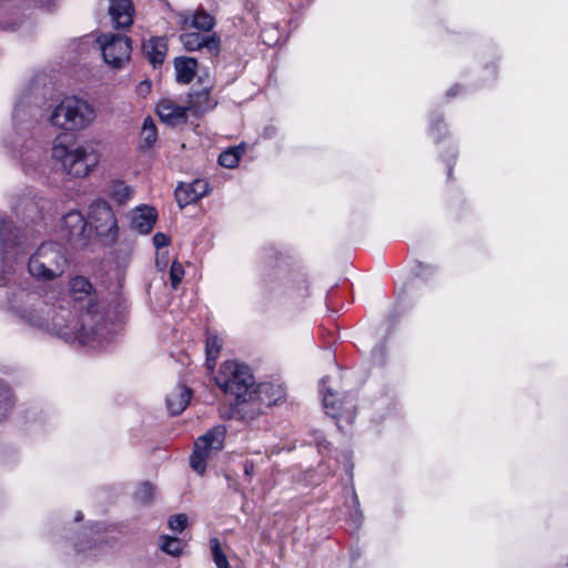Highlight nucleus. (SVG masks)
Here are the masks:
<instances>
[{
    "label": "nucleus",
    "mask_w": 568,
    "mask_h": 568,
    "mask_svg": "<svg viewBox=\"0 0 568 568\" xmlns=\"http://www.w3.org/2000/svg\"><path fill=\"white\" fill-rule=\"evenodd\" d=\"M69 292L71 297L79 303L85 302L87 311L79 320V328L84 332L95 331V341L91 345L103 346L106 338V327L104 324L95 323L97 317V293L91 282L84 276H74L69 282Z\"/></svg>",
    "instance_id": "5"
},
{
    "label": "nucleus",
    "mask_w": 568,
    "mask_h": 568,
    "mask_svg": "<svg viewBox=\"0 0 568 568\" xmlns=\"http://www.w3.org/2000/svg\"><path fill=\"white\" fill-rule=\"evenodd\" d=\"M13 405L9 387L0 381V420L7 416Z\"/></svg>",
    "instance_id": "27"
},
{
    "label": "nucleus",
    "mask_w": 568,
    "mask_h": 568,
    "mask_svg": "<svg viewBox=\"0 0 568 568\" xmlns=\"http://www.w3.org/2000/svg\"><path fill=\"white\" fill-rule=\"evenodd\" d=\"M210 192L209 182L202 179L191 183H181L175 190V199L181 209L194 203L207 195Z\"/></svg>",
    "instance_id": "12"
},
{
    "label": "nucleus",
    "mask_w": 568,
    "mask_h": 568,
    "mask_svg": "<svg viewBox=\"0 0 568 568\" xmlns=\"http://www.w3.org/2000/svg\"><path fill=\"white\" fill-rule=\"evenodd\" d=\"M152 241H153V245L155 246V248L160 250V248L168 246L171 242V239L165 233L158 232L153 235Z\"/></svg>",
    "instance_id": "34"
},
{
    "label": "nucleus",
    "mask_w": 568,
    "mask_h": 568,
    "mask_svg": "<svg viewBox=\"0 0 568 568\" xmlns=\"http://www.w3.org/2000/svg\"><path fill=\"white\" fill-rule=\"evenodd\" d=\"M184 276V268L181 263L178 261H173L171 268H170V278H171V285L173 288H176L178 285L181 283L182 278Z\"/></svg>",
    "instance_id": "32"
},
{
    "label": "nucleus",
    "mask_w": 568,
    "mask_h": 568,
    "mask_svg": "<svg viewBox=\"0 0 568 568\" xmlns=\"http://www.w3.org/2000/svg\"><path fill=\"white\" fill-rule=\"evenodd\" d=\"M109 14L115 29H128L133 23L134 8L131 0H111Z\"/></svg>",
    "instance_id": "15"
},
{
    "label": "nucleus",
    "mask_w": 568,
    "mask_h": 568,
    "mask_svg": "<svg viewBox=\"0 0 568 568\" xmlns=\"http://www.w3.org/2000/svg\"><path fill=\"white\" fill-rule=\"evenodd\" d=\"M168 44L164 38H151L143 43V52L149 61L155 67L162 64L166 55Z\"/></svg>",
    "instance_id": "21"
},
{
    "label": "nucleus",
    "mask_w": 568,
    "mask_h": 568,
    "mask_svg": "<svg viewBox=\"0 0 568 568\" xmlns=\"http://www.w3.org/2000/svg\"><path fill=\"white\" fill-rule=\"evenodd\" d=\"M187 523V517L184 514H178L169 519V527L175 532H181Z\"/></svg>",
    "instance_id": "33"
},
{
    "label": "nucleus",
    "mask_w": 568,
    "mask_h": 568,
    "mask_svg": "<svg viewBox=\"0 0 568 568\" xmlns=\"http://www.w3.org/2000/svg\"><path fill=\"white\" fill-rule=\"evenodd\" d=\"M109 193L119 204H124L131 199L133 190L122 181H114L110 184Z\"/></svg>",
    "instance_id": "24"
},
{
    "label": "nucleus",
    "mask_w": 568,
    "mask_h": 568,
    "mask_svg": "<svg viewBox=\"0 0 568 568\" xmlns=\"http://www.w3.org/2000/svg\"><path fill=\"white\" fill-rule=\"evenodd\" d=\"M323 406L326 414L333 418H338L342 416L339 406H336L335 395L329 389L323 392Z\"/></svg>",
    "instance_id": "29"
},
{
    "label": "nucleus",
    "mask_w": 568,
    "mask_h": 568,
    "mask_svg": "<svg viewBox=\"0 0 568 568\" xmlns=\"http://www.w3.org/2000/svg\"><path fill=\"white\" fill-rule=\"evenodd\" d=\"M27 243L26 235L12 227L4 219H0V246L2 265L0 272V285L6 286L10 276L14 273L13 264L22 253Z\"/></svg>",
    "instance_id": "7"
},
{
    "label": "nucleus",
    "mask_w": 568,
    "mask_h": 568,
    "mask_svg": "<svg viewBox=\"0 0 568 568\" xmlns=\"http://www.w3.org/2000/svg\"><path fill=\"white\" fill-rule=\"evenodd\" d=\"M354 524H355V526H357L358 525V519L355 518L354 519Z\"/></svg>",
    "instance_id": "41"
},
{
    "label": "nucleus",
    "mask_w": 568,
    "mask_h": 568,
    "mask_svg": "<svg viewBox=\"0 0 568 568\" xmlns=\"http://www.w3.org/2000/svg\"><path fill=\"white\" fill-rule=\"evenodd\" d=\"M155 264L160 270H164L168 264V255L165 253H159L156 256Z\"/></svg>",
    "instance_id": "35"
},
{
    "label": "nucleus",
    "mask_w": 568,
    "mask_h": 568,
    "mask_svg": "<svg viewBox=\"0 0 568 568\" xmlns=\"http://www.w3.org/2000/svg\"><path fill=\"white\" fill-rule=\"evenodd\" d=\"M156 212L151 206H140L130 213L131 229L140 234H149L156 222Z\"/></svg>",
    "instance_id": "16"
},
{
    "label": "nucleus",
    "mask_w": 568,
    "mask_h": 568,
    "mask_svg": "<svg viewBox=\"0 0 568 568\" xmlns=\"http://www.w3.org/2000/svg\"><path fill=\"white\" fill-rule=\"evenodd\" d=\"M11 311L24 324L54 334L67 342L93 343L97 332L79 328L75 315L62 306L59 311L36 292L21 291L11 302Z\"/></svg>",
    "instance_id": "1"
},
{
    "label": "nucleus",
    "mask_w": 568,
    "mask_h": 568,
    "mask_svg": "<svg viewBox=\"0 0 568 568\" xmlns=\"http://www.w3.org/2000/svg\"><path fill=\"white\" fill-rule=\"evenodd\" d=\"M161 549L172 556H179L182 552L183 544L179 538L163 536L161 538Z\"/></svg>",
    "instance_id": "28"
},
{
    "label": "nucleus",
    "mask_w": 568,
    "mask_h": 568,
    "mask_svg": "<svg viewBox=\"0 0 568 568\" xmlns=\"http://www.w3.org/2000/svg\"><path fill=\"white\" fill-rule=\"evenodd\" d=\"M180 23L201 31H210L215 26V19L204 9L199 8L193 14H180Z\"/></svg>",
    "instance_id": "18"
},
{
    "label": "nucleus",
    "mask_w": 568,
    "mask_h": 568,
    "mask_svg": "<svg viewBox=\"0 0 568 568\" xmlns=\"http://www.w3.org/2000/svg\"><path fill=\"white\" fill-rule=\"evenodd\" d=\"M226 428L217 425L200 436L194 443V450L190 457V465L194 471L203 475L207 460L223 448Z\"/></svg>",
    "instance_id": "8"
},
{
    "label": "nucleus",
    "mask_w": 568,
    "mask_h": 568,
    "mask_svg": "<svg viewBox=\"0 0 568 568\" xmlns=\"http://www.w3.org/2000/svg\"><path fill=\"white\" fill-rule=\"evenodd\" d=\"M325 383H326V378H323V379H322V386H323V387H324Z\"/></svg>",
    "instance_id": "40"
},
{
    "label": "nucleus",
    "mask_w": 568,
    "mask_h": 568,
    "mask_svg": "<svg viewBox=\"0 0 568 568\" xmlns=\"http://www.w3.org/2000/svg\"><path fill=\"white\" fill-rule=\"evenodd\" d=\"M211 551L214 559V562L217 568H230L226 556L223 554L221 549L220 541L216 538H212L210 540Z\"/></svg>",
    "instance_id": "30"
},
{
    "label": "nucleus",
    "mask_w": 568,
    "mask_h": 568,
    "mask_svg": "<svg viewBox=\"0 0 568 568\" xmlns=\"http://www.w3.org/2000/svg\"><path fill=\"white\" fill-rule=\"evenodd\" d=\"M101 237L114 240L118 224L114 213L105 201H95L90 206L89 222Z\"/></svg>",
    "instance_id": "10"
},
{
    "label": "nucleus",
    "mask_w": 568,
    "mask_h": 568,
    "mask_svg": "<svg viewBox=\"0 0 568 568\" xmlns=\"http://www.w3.org/2000/svg\"><path fill=\"white\" fill-rule=\"evenodd\" d=\"M51 158L67 176L85 179L100 164L101 152L93 141H82L71 146L61 141H54Z\"/></svg>",
    "instance_id": "2"
},
{
    "label": "nucleus",
    "mask_w": 568,
    "mask_h": 568,
    "mask_svg": "<svg viewBox=\"0 0 568 568\" xmlns=\"http://www.w3.org/2000/svg\"><path fill=\"white\" fill-rule=\"evenodd\" d=\"M448 94L454 95L455 92H453V89L448 90Z\"/></svg>",
    "instance_id": "39"
},
{
    "label": "nucleus",
    "mask_w": 568,
    "mask_h": 568,
    "mask_svg": "<svg viewBox=\"0 0 568 568\" xmlns=\"http://www.w3.org/2000/svg\"><path fill=\"white\" fill-rule=\"evenodd\" d=\"M255 465L252 460H246L244 464V474L246 477H251L254 474Z\"/></svg>",
    "instance_id": "36"
},
{
    "label": "nucleus",
    "mask_w": 568,
    "mask_h": 568,
    "mask_svg": "<svg viewBox=\"0 0 568 568\" xmlns=\"http://www.w3.org/2000/svg\"><path fill=\"white\" fill-rule=\"evenodd\" d=\"M154 488L150 483H143L135 491V498L141 503H149L153 498Z\"/></svg>",
    "instance_id": "31"
},
{
    "label": "nucleus",
    "mask_w": 568,
    "mask_h": 568,
    "mask_svg": "<svg viewBox=\"0 0 568 568\" xmlns=\"http://www.w3.org/2000/svg\"><path fill=\"white\" fill-rule=\"evenodd\" d=\"M158 139V130L151 116L144 119L141 129V148L150 149Z\"/></svg>",
    "instance_id": "23"
},
{
    "label": "nucleus",
    "mask_w": 568,
    "mask_h": 568,
    "mask_svg": "<svg viewBox=\"0 0 568 568\" xmlns=\"http://www.w3.org/2000/svg\"><path fill=\"white\" fill-rule=\"evenodd\" d=\"M285 397V390L281 385L272 383L260 384L254 394V399L257 398L263 405H276Z\"/></svg>",
    "instance_id": "19"
},
{
    "label": "nucleus",
    "mask_w": 568,
    "mask_h": 568,
    "mask_svg": "<svg viewBox=\"0 0 568 568\" xmlns=\"http://www.w3.org/2000/svg\"><path fill=\"white\" fill-rule=\"evenodd\" d=\"M244 153V148L234 146L225 150L219 156V163L227 169H234L237 166L241 156Z\"/></svg>",
    "instance_id": "26"
},
{
    "label": "nucleus",
    "mask_w": 568,
    "mask_h": 568,
    "mask_svg": "<svg viewBox=\"0 0 568 568\" xmlns=\"http://www.w3.org/2000/svg\"><path fill=\"white\" fill-rule=\"evenodd\" d=\"M191 389L184 385H178L166 395V407L171 415L181 414L190 404Z\"/></svg>",
    "instance_id": "17"
},
{
    "label": "nucleus",
    "mask_w": 568,
    "mask_h": 568,
    "mask_svg": "<svg viewBox=\"0 0 568 568\" xmlns=\"http://www.w3.org/2000/svg\"><path fill=\"white\" fill-rule=\"evenodd\" d=\"M150 87H151V85H150V83H149V82H141V83H140V90H141V91H143V90L149 91V90H150Z\"/></svg>",
    "instance_id": "37"
},
{
    "label": "nucleus",
    "mask_w": 568,
    "mask_h": 568,
    "mask_svg": "<svg viewBox=\"0 0 568 568\" xmlns=\"http://www.w3.org/2000/svg\"><path fill=\"white\" fill-rule=\"evenodd\" d=\"M222 347V341L216 335H210L206 338V366L212 371L215 366V361Z\"/></svg>",
    "instance_id": "25"
},
{
    "label": "nucleus",
    "mask_w": 568,
    "mask_h": 568,
    "mask_svg": "<svg viewBox=\"0 0 568 568\" xmlns=\"http://www.w3.org/2000/svg\"><path fill=\"white\" fill-rule=\"evenodd\" d=\"M197 62L194 58L180 57L174 61L176 81L189 83L195 75Z\"/></svg>",
    "instance_id": "22"
},
{
    "label": "nucleus",
    "mask_w": 568,
    "mask_h": 568,
    "mask_svg": "<svg viewBox=\"0 0 568 568\" xmlns=\"http://www.w3.org/2000/svg\"><path fill=\"white\" fill-rule=\"evenodd\" d=\"M216 383L225 393L234 395L239 400L244 403L254 400L256 389L254 378L244 364L234 361L223 363Z\"/></svg>",
    "instance_id": "6"
},
{
    "label": "nucleus",
    "mask_w": 568,
    "mask_h": 568,
    "mask_svg": "<svg viewBox=\"0 0 568 568\" xmlns=\"http://www.w3.org/2000/svg\"><path fill=\"white\" fill-rule=\"evenodd\" d=\"M97 120V109L87 99L68 95L53 106L48 121L51 126L68 133L88 130Z\"/></svg>",
    "instance_id": "3"
},
{
    "label": "nucleus",
    "mask_w": 568,
    "mask_h": 568,
    "mask_svg": "<svg viewBox=\"0 0 568 568\" xmlns=\"http://www.w3.org/2000/svg\"><path fill=\"white\" fill-rule=\"evenodd\" d=\"M61 233L71 243L82 245L89 239L88 222L79 211H70L61 221Z\"/></svg>",
    "instance_id": "11"
},
{
    "label": "nucleus",
    "mask_w": 568,
    "mask_h": 568,
    "mask_svg": "<svg viewBox=\"0 0 568 568\" xmlns=\"http://www.w3.org/2000/svg\"><path fill=\"white\" fill-rule=\"evenodd\" d=\"M156 112L164 123L172 126L185 123L189 114L187 106L179 105L170 99L161 100L158 104Z\"/></svg>",
    "instance_id": "14"
},
{
    "label": "nucleus",
    "mask_w": 568,
    "mask_h": 568,
    "mask_svg": "<svg viewBox=\"0 0 568 568\" xmlns=\"http://www.w3.org/2000/svg\"><path fill=\"white\" fill-rule=\"evenodd\" d=\"M97 42L101 50L103 61L113 70L123 69L131 59L132 42L126 36L103 33Z\"/></svg>",
    "instance_id": "9"
},
{
    "label": "nucleus",
    "mask_w": 568,
    "mask_h": 568,
    "mask_svg": "<svg viewBox=\"0 0 568 568\" xmlns=\"http://www.w3.org/2000/svg\"><path fill=\"white\" fill-rule=\"evenodd\" d=\"M81 519H82V515H81V514H78V515L75 516V520H81Z\"/></svg>",
    "instance_id": "38"
},
{
    "label": "nucleus",
    "mask_w": 568,
    "mask_h": 568,
    "mask_svg": "<svg viewBox=\"0 0 568 568\" xmlns=\"http://www.w3.org/2000/svg\"><path fill=\"white\" fill-rule=\"evenodd\" d=\"M180 41L187 51L205 49L211 55H217L220 51V40L215 34L185 32L180 36Z\"/></svg>",
    "instance_id": "13"
},
{
    "label": "nucleus",
    "mask_w": 568,
    "mask_h": 568,
    "mask_svg": "<svg viewBox=\"0 0 568 568\" xmlns=\"http://www.w3.org/2000/svg\"><path fill=\"white\" fill-rule=\"evenodd\" d=\"M69 260L64 248L54 242L42 243L28 261L29 274L38 281H53L64 274Z\"/></svg>",
    "instance_id": "4"
},
{
    "label": "nucleus",
    "mask_w": 568,
    "mask_h": 568,
    "mask_svg": "<svg viewBox=\"0 0 568 568\" xmlns=\"http://www.w3.org/2000/svg\"><path fill=\"white\" fill-rule=\"evenodd\" d=\"M216 102L210 95V88L190 94L187 110L194 115H200L212 110Z\"/></svg>",
    "instance_id": "20"
}]
</instances>
